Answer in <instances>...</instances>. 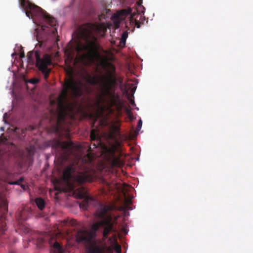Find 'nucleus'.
I'll return each mask as SVG.
<instances>
[{
	"mask_svg": "<svg viewBox=\"0 0 253 253\" xmlns=\"http://www.w3.org/2000/svg\"><path fill=\"white\" fill-rule=\"evenodd\" d=\"M114 241L116 243V245H115V250H116V251L117 253H120L121 251V247L120 245H119L117 243V240L116 239V238L114 239Z\"/></svg>",
	"mask_w": 253,
	"mask_h": 253,
	"instance_id": "obj_17",
	"label": "nucleus"
},
{
	"mask_svg": "<svg viewBox=\"0 0 253 253\" xmlns=\"http://www.w3.org/2000/svg\"><path fill=\"white\" fill-rule=\"evenodd\" d=\"M69 223L72 226H75L77 224V221L75 219L70 220Z\"/></svg>",
	"mask_w": 253,
	"mask_h": 253,
	"instance_id": "obj_20",
	"label": "nucleus"
},
{
	"mask_svg": "<svg viewBox=\"0 0 253 253\" xmlns=\"http://www.w3.org/2000/svg\"><path fill=\"white\" fill-rule=\"evenodd\" d=\"M48 145L55 149L56 151L61 150L69 153H72L74 144L71 141H61L60 140L54 138L48 141Z\"/></svg>",
	"mask_w": 253,
	"mask_h": 253,
	"instance_id": "obj_9",
	"label": "nucleus"
},
{
	"mask_svg": "<svg viewBox=\"0 0 253 253\" xmlns=\"http://www.w3.org/2000/svg\"><path fill=\"white\" fill-rule=\"evenodd\" d=\"M23 180L24 178L23 177H20L18 180L12 182H10L9 184L11 185H19L20 183L23 181Z\"/></svg>",
	"mask_w": 253,
	"mask_h": 253,
	"instance_id": "obj_19",
	"label": "nucleus"
},
{
	"mask_svg": "<svg viewBox=\"0 0 253 253\" xmlns=\"http://www.w3.org/2000/svg\"><path fill=\"white\" fill-rule=\"evenodd\" d=\"M131 12V10H126V9H123L122 10H121L120 12V14L122 15H128V14H129Z\"/></svg>",
	"mask_w": 253,
	"mask_h": 253,
	"instance_id": "obj_18",
	"label": "nucleus"
},
{
	"mask_svg": "<svg viewBox=\"0 0 253 253\" xmlns=\"http://www.w3.org/2000/svg\"><path fill=\"white\" fill-rule=\"evenodd\" d=\"M115 26L116 27V28H119V25H120V22L119 21H117L115 22Z\"/></svg>",
	"mask_w": 253,
	"mask_h": 253,
	"instance_id": "obj_24",
	"label": "nucleus"
},
{
	"mask_svg": "<svg viewBox=\"0 0 253 253\" xmlns=\"http://www.w3.org/2000/svg\"><path fill=\"white\" fill-rule=\"evenodd\" d=\"M39 80L38 79H33L30 81V82L33 84H36L38 83Z\"/></svg>",
	"mask_w": 253,
	"mask_h": 253,
	"instance_id": "obj_21",
	"label": "nucleus"
},
{
	"mask_svg": "<svg viewBox=\"0 0 253 253\" xmlns=\"http://www.w3.org/2000/svg\"><path fill=\"white\" fill-rule=\"evenodd\" d=\"M30 214V210L29 208H24L19 211L16 214V219L19 224L27 220Z\"/></svg>",
	"mask_w": 253,
	"mask_h": 253,
	"instance_id": "obj_12",
	"label": "nucleus"
},
{
	"mask_svg": "<svg viewBox=\"0 0 253 253\" xmlns=\"http://www.w3.org/2000/svg\"><path fill=\"white\" fill-rule=\"evenodd\" d=\"M130 103L131 105H134L135 104L134 100H131L130 101Z\"/></svg>",
	"mask_w": 253,
	"mask_h": 253,
	"instance_id": "obj_28",
	"label": "nucleus"
},
{
	"mask_svg": "<svg viewBox=\"0 0 253 253\" xmlns=\"http://www.w3.org/2000/svg\"><path fill=\"white\" fill-rule=\"evenodd\" d=\"M116 147L113 146L107 149L104 157L112 167H121L123 165V163L121 160L120 156L116 155Z\"/></svg>",
	"mask_w": 253,
	"mask_h": 253,
	"instance_id": "obj_10",
	"label": "nucleus"
},
{
	"mask_svg": "<svg viewBox=\"0 0 253 253\" xmlns=\"http://www.w3.org/2000/svg\"><path fill=\"white\" fill-rule=\"evenodd\" d=\"M116 209L113 205H107L102 204H98L95 215L100 220L94 223L92 226L93 233H90L86 230H79L77 233L76 239L78 242L86 244V253H104V248L93 240V234H95L99 228L103 229V236L105 239L108 237L112 232H116L114 228V221L112 215L109 213Z\"/></svg>",
	"mask_w": 253,
	"mask_h": 253,
	"instance_id": "obj_3",
	"label": "nucleus"
},
{
	"mask_svg": "<svg viewBox=\"0 0 253 253\" xmlns=\"http://www.w3.org/2000/svg\"><path fill=\"white\" fill-rule=\"evenodd\" d=\"M120 129L119 126L115 125L112 126L109 134V137L113 140L116 141L118 137L120 134Z\"/></svg>",
	"mask_w": 253,
	"mask_h": 253,
	"instance_id": "obj_13",
	"label": "nucleus"
},
{
	"mask_svg": "<svg viewBox=\"0 0 253 253\" xmlns=\"http://www.w3.org/2000/svg\"><path fill=\"white\" fill-rule=\"evenodd\" d=\"M68 223V221L67 220H64L62 224L63 225H65L66 224H67Z\"/></svg>",
	"mask_w": 253,
	"mask_h": 253,
	"instance_id": "obj_27",
	"label": "nucleus"
},
{
	"mask_svg": "<svg viewBox=\"0 0 253 253\" xmlns=\"http://www.w3.org/2000/svg\"><path fill=\"white\" fill-rule=\"evenodd\" d=\"M106 75L100 76L97 79L95 76L87 75L84 80L87 83L92 85H97L99 87V94L97 95L96 105L100 110L95 114L92 127H95V124L98 121L101 127L106 126L108 123V117L104 114L106 105L109 112H112L111 107L118 106L121 100L119 95L115 92V87L117 84V74L115 66L108 60H103L102 62Z\"/></svg>",
	"mask_w": 253,
	"mask_h": 253,
	"instance_id": "obj_1",
	"label": "nucleus"
},
{
	"mask_svg": "<svg viewBox=\"0 0 253 253\" xmlns=\"http://www.w3.org/2000/svg\"><path fill=\"white\" fill-rule=\"evenodd\" d=\"M97 130L93 129L90 132L91 143L88 149L87 154L79 160L76 164L67 167L63 173V178L68 186V189L73 190L75 188L74 183L82 184L92 181L95 173L94 155L91 151L93 149L101 147V138L96 134Z\"/></svg>",
	"mask_w": 253,
	"mask_h": 253,
	"instance_id": "obj_2",
	"label": "nucleus"
},
{
	"mask_svg": "<svg viewBox=\"0 0 253 253\" xmlns=\"http://www.w3.org/2000/svg\"><path fill=\"white\" fill-rule=\"evenodd\" d=\"M79 198L84 199V201L80 204V206L83 209H86L88 204L94 201V198L90 196L84 187L79 191Z\"/></svg>",
	"mask_w": 253,
	"mask_h": 253,
	"instance_id": "obj_11",
	"label": "nucleus"
},
{
	"mask_svg": "<svg viewBox=\"0 0 253 253\" xmlns=\"http://www.w3.org/2000/svg\"><path fill=\"white\" fill-rule=\"evenodd\" d=\"M127 36V33L126 32H125L122 34L120 40V44L121 45H123L124 46L125 45Z\"/></svg>",
	"mask_w": 253,
	"mask_h": 253,
	"instance_id": "obj_16",
	"label": "nucleus"
},
{
	"mask_svg": "<svg viewBox=\"0 0 253 253\" xmlns=\"http://www.w3.org/2000/svg\"><path fill=\"white\" fill-rule=\"evenodd\" d=\"M20 4L24 10L27 17L31 19L34 17L43 18L50 26L53 27L52 34L55 35L57 33V30L56 28L57 22L56 19L51 17L45 11L28 0H20Z\"/></svg>",
	"mask_w": 253,
	"mask_h": 253,
	"instance_id": "obj_6",
	"label": "nucleus"
},
{
	"mask_svg": "<svg viewBox=\"0 0 253 253\" xmlns=\"http://www.w3.org/2000/svg\"><path fill=\"white\" fill-rule=\"evenodd\" d=\"M135 25L138 28H140V24L137 21L135 22Z\"/></svg>",
	"mask_w": 253,
	"mask_h": 253,
	"instance_id": "obj_25",
	"label": "nucleus"
},
{
	"mask_svg": "<svg viewBox=\"0 0 253 253\" xmlns=\"http://www.w3.org/2000/svg\"><path fill=\"white\" fill-rule=\"evenodd\" d=\"M116 18L117 20H118L119 19V16H116Z\"/></svg>",
	"mask_w": 253,
	"mask_h": 253,
	"instance_id": "obj_30",
	"label": "nucleus"
},
{
	"mask_svg": "<svg viewBox=\"0 0 253 253\" xmlns=\"http://www.w3.org/2000/svg\"><path fill=\"white\" fill-rule=\"evenodd\" d=\"M8 253H14L13 251H10Z\"/></svg>",
	"mask_w": 253,
	"mask_h": 253,
	"instance_id": "obj_31",
	"label": "nucleus"
},
{
	"mask_svg": "<svg viewBox=\"0 0 253 253\" xmlns=\"http://www.w3.org/2000/svg\"><path fill=\"white\" fill-rule=\"evenodd\" d=\"M56 189L57 190L60 191H64L65 190V189H64V188H57V187L56 188Z\"/></svg>",
	"mask_w": 253,
	"mask_h": 253,
	"instance_id": "obj_26",
	"label": "nucleus"
},
{
	"mask_svg": "<svg viewBox=\"0 0 253 253\" xmlns=\"http://www.w3.org/2000/svg\"><path fill=\"white\" fill-rule=\"evenodd\" d=\"M67 74L69 78L66 81L64 89L58 98L57 109L55 111H50L49 122L56 131L59 130L60 125L64 121L67 110L70 107L67 99L69 92L73 97H80L86 89V86L81 80L75 79L74 70L72 68H70L67 71Z\"/></svg>",
	"mask_w": 253,
	"mask_h": 253,
	"instance_id": "obj_4",
	"label": "nucleus"
},
{
	"mask_svg": "<svg viewBox=\"0 0 253 253\" xmlns=\"http://www.w3.org/2000/svg\"><path fill=\"white\" fill-rule=\"evenodd\" d=\"M33 55V52L32 51H30L28 53V59H29V60H31Z\"/></svg>",
	"mask_w": 253,
	"mask_h": 253,
	"instance_id": "obj_22",
	"label": "nucleus"
},
{
	"mask_svg": "<svg viewBox=\"0 0 253 253\" xmlns=\"http://www.w3.org/2000/svg\"><path fill=\"white\" fill-rule=\"evenodd\" d=\"M35 202L36 203V205H37L38 208L41 210H42L44 207H45V202L43 200V199L42 198H38L36 199Z\"/></svg>",
	"mask_w": 253,
	"mask_h": 253,
	"instance_id": "obj_15",
	"label": "nucleus"
},
{
	"mask_svg": "<svg viewBox=\"0 0 253 253\" xmlns=\"http://www.w3.org/2000/svg\"><path fill=\"white\" fill-rule=\"evenodd\" d=\"M142 126V121L141 120H140L138 122V124H137V127L138 128H140Z\"/></svg>",
	"mask_w": 253,
	"mask_h": 253,
	"instance_id": "obj_23",
	"label": "nucleus"
},
{
	"mask_svg": "<svg viewBox=\"0 0 253 253\" xmlns=\"http://www.w3.org/2000/svg\"><path fill=\"white\" fill-rule=\"evenodd\" d=\"M35 55L36 59V66L43 74L44 79L47 80L51 71V69L48 68V66L52 63L50 56L45 54L42 58H41L40 54L38 51L35 52Z\"/></svg>",
	"mask_w": 253,
	"mask_h": 253,
	"instance_id": "obj_8",
	"label": "nucleus"
},
{
	"mask_svg": "<svg viewBox=\"0 0 253 253\" xmlns=\"http://www.w3.org/2000/svg\"><path fill=\"white\" fill-rule=\"evenodd\" d=\"M8 211V203L5 197L0 194V245L5 240L4 232L6 230V215Z\"/></svg>",
	"mask_w": 253,
	"mask_h": 253,
	"instance_id": "obj_7",
	"label": "nucleus"
},
{
	"mask_svg": "<svg viewBox=\"0 0 253 253\" xmlns=\"http://www.w3.org/2000/svg\"><path fill=\"white\" fill-rule=\"evenodd\" d=\"M54 102V101H51V104H53Z\"/></svg>",
	"mask_w": 253,
	"mask_h": 253,
	"instance_id": "obj_32",
	"label": "nucleus"
},
{
	"mask_svg": "<svg viewBox=\"0 0 253 253\" xmlns=\"http://www.w3.org/2000/svg\"><path fill=\"white\" fill-rule=\"evenodd\" d=\"M21 187L23 188H24V186H23V185H21Z\"/></svg>",
	"mask_w": 253,
	"mask_h": 253,
	"instance_id": "obj_33",
	"label": "nucleus"
},
{
	"mask_svg": "<svg viewBox=\"0 0 253 253\" xmlns=\"http://www.w3.org/2000/svg\"><path fill=\"white\" fill-rule=\"evenodd\" d=\"M106 28L101 24L87 23L79 29V37L84 41L85 43L78 41L75 46L68 45L65 51V54L68 58L73 59L75 55V52L78 54L84 52L83 54L84 58L92 57L94 56L98 55V49L99 44L97 42V39L94 35V32L99 33L106 32Z\"/></svg>",
	"mask_w": 253,
	"mask_h": 253,
	"instance_id": "obj_5",
	"label": "nucleus"
},
{
	"mask_svg": "<svg viewBox=\"0 0 253 253\" xmlns=\"http://www.w3.org/2000/svg\"><path fill=\"white\" fill-rule=\"evenodd\" d=\"M35 152V148L31 145L26 148V158L29 163H32L33 162V156Z\"/></svg>",
	"mask_w": 253,
	"mask_h": 253,
	"instance_id": "obj_14",
	"label": "nucleus"
},
{
	"mask_svg": "<svg viewBox=\"0 0 253 253\" xmlns=\"http://www.w3.org/2000/svg\"><path fill=\"white\" fill-rule=\"evenodd\" d=\"M24 56H25V55H24V53L21 54V55H20L21 58H23V57H24Z\"/></svg>",
	"mask_w": 253,
	"mask_h": 253,
	"instance_id": "obj_29",
	"label": "nucleus"
}]
</instances>
